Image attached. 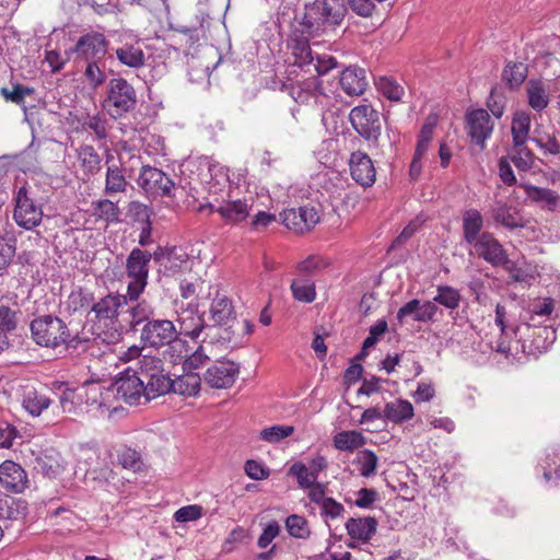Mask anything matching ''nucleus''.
<instances>
[{"mask_svg": "<svg viewBox=\"0 0 560 560\" xmlns=\"http://www.w3.org/2000/svg\"><path fill=\"white\" fill-rule=\"evenodd\" d=\"M128 301V292L126 294L110 292L92 304L91 312L94 314L96 329H106L103 331L104 341L112 343L120 339L121 320Z\"/></svg>", "mask_w": 560, "mask_h": 560, "instance_id": "f257e3e1", "label": "nucleus"}, {"mask_svg": "<svg viewBox=\"0 0 560 560\" xmlns=\"http://www.w3.org/2000/svg\"><path fill=\"white\" fill-rule=\"evenodd\" d=\"M140 341L144 347L160 349L166 347L165 354L173 363L182 362L185 341L179 337L175 324L170 319L154 318L141 328Z\"/></svg>", "mask_w": 560, "mask_h": 560, "instance_id": "f03ea898", "label": "nucleus"}, {"mask_svg": "<svg viewBox=\"0 0 560 560\" xmlns=\"http://www.w3.org/2000/svg\"><path fill=\"white\" fill-rule=\"evenodd\" d=\"M30 328L34 342L45 348H68L75 338L68 325L61 318L52 315L34 318Z\"/></svg>", "mask_w": 560, "mask_h": 560, "instance_id": "7ed1b4c3", "label": "nucleus"}, {"mask_svg": "<svg viewBox=\"0 0 560 560\" xmlns=\"http://www.w3.org/2000/svg\"><path fill=\"white\" fill-rule=\"evenodd\" d=\"M346 12L345 0H323L320 4L307 8L302 25L310 36H319L327 27L339 25Z\"/></svg>", "mask_w": 560, "mask_h": 560, "instance_id": "20e7f679", "label": "nucleus"}, {"mask_svg": "<svg viewBox=\"0 0 560 560\" xmlns=\"http://www.w3.org/2000/svg\"><path fill=\"white\" fill-rule=\"evenodd\" d=\"M151 259V253L139 247L132 248L127 256L126 275L129 279L127 284L129 301H138L148 285Z\"/></svg>", "mask_w": 560, "mask_h": 560, "instance_id": "39448f33", "label": "nucleus"}, {"mask_svg": "<svg viewBox=\"0 0 560 560\" xmlns=\"http://www.w3.org/2000/svg\"><path fill=\"white\" fill-rule=\"evenodd\" d=\"M253 205L252 197L238 199L232 194V197L208 200L199 207V211L208 209L210 213H218L225 223L237 224L248 217Z\"/></svg>", "mask_w": 560, "mask_h": 560, "instance_id": "423d86ee", "label": "nucleus"}, {"mask_svg": "<svg viewBox=\"0 0 560 560\" xmlns=\"http://www.w3.org/2000/svg\"><path fill=\"white\" fill-rule=\"evenodd\" d=\"M137 103L133 86L122 78H115L108 82L104 108L116 118L135 108Z\"/></svg>", "mask_w": 560, "mask_h": 560, "instance_id": "0eeeda50", "label": "nucleus"}, {"mask_svg": "<svg viewBox=\"0 0 560 560\" xmlns=\"http://www.w3.org/2000/svg\"><path fill=\"white\" fill-rule=\"evenodd\" d=\"M13 200V219L19 226L25 230H32L40 224L44 215L43 208L35 202L31 187L27 184L18 188L14 192Z\"/></svg>", "mask_w": 560, "mask_h": 560, "instance_id": "6e6552de", "label": "nucleus"}, {"mask_svg": "<svg viewBox=\"0 0 560 560\" xmlns=\"http://www.w3.org/2000/svg\"><path fill=\"white\" fill-rule=\"evenodd\" d=\"M137 183L152 198L171 197L175 189V183L162 170L150 165L141 167Z\"/></svg>", "mask_w": 560, "mask_h": 560, "instance_id": "1a4fd4ad", "label": "nucleus"}, {"mask_svg": "<svg viewBox=\"0 0 560 560\" xmlns=\"http://www.w3.org/2000/svg\"><path fill=\"white\" fill-rule=\"evenodd\" d=\"M354 130L368 141L376 142L381 136L380 114L371 105H360L351 109L349 115Z\"/></svg>", "mask_w": 560, "mask_h": 560, "instance_id": "9d476101", "label": "nucleus"}, {"mask_svg": "<svg viewBox=\"0 0 560 560\" xmlns=\"http://www.w3.org/2000/svg\"><path fill=\"white\" fill-rule=\"evenodd\" d=\"M117 396L129 405H140L145 401V388L143 380L129 366L115 381Z\"/></svg>", "mask_w": 560, "mask_h": 560, "instance_id": "9b49d317", "label": "nucleus"}, {"mask_svg": "<svg viewBox=\"0 0 560 560\" xmlns=\"http://www.w3.org/2000/svg\"><path fill=\"white\" fill-rule=\"evenodd\" d=\"M283 224L294 231L303 234L312 230L319 221V214L315 207L302 206L283 210L281 213Z\"/></svg>", "mask_w": 560, "mask_h": 560, "instance_id": "f8f14e48", "label": "nucleus"}, {"mask_svg": "<svg viewBox=\"0 0 560 560\" xmlns=\"http://www.w3.org/2000/svg\"><path fill=\"white\" fill-rule=\"evenodd\" d=\"M0 486L11 493H23L30 486L26 470L13 460L0 464Z\"/></svg>", "mask_w": 560, "mask_h": 560, "instance_id": "ddd939ff", "label": "nucleus"}, {"mask_svg": "<svg viewBox=\"0 0 560 560\" xmlns=\"http://www.w3.org/2000/svg\"><path fill=\"white\" fill-rule=\"evenodd\" d=\"M107 50L105 35L94 31L80 36L74 46V52L84 60H104Z\"/></svg>", "mask_w": 560, "mask_h": 560, "instance_id": "4468645a", "label": "nucleus"}, {"mask_svg": "<svg viewBox=\"0 0 560 560\" xmlns=\"http://www.w3.org/2000/svg\"><path fill=\"white\" fill-rule=\"evenodd\" d=\"M98 392L100 386L95 383H85L77 389L65 387L59 396L60 408L63 412L72 413L84 401V397L86 404L90 399L92 404H97Z\"/></svg>", "mask_w": 560, "mask_h": 560, "instance_id": "2eb2a0df", "label": "nucleus"}, {"mask_svg": "<svg viewBox=\"0 0 560 560\" xmlns=\"http://www.w3.org/2000/svg\"><path fill=\"white\" fill-rule=\"evenodd\" d=\"M478 257L493 267L505 265L509 259L505 249L489 232H483L479 240L471 244Z\"/></svg>", "mask_w": 560, "mask_h": 560, "instance_id": "dca6fc26", "label": "nucleus"}, {"mask_svg": "<svg viewBox=\"0 0 560 560\" xmlns=\"http://www.w3.org/2000/svg\"><path fill=\"white\" fill-rule=\"evenodd\" d=\"M240 373L238 365L230 360L214 362L205 373V382L213 388L231 387Z\"/></svg>", "mask_w": 560, "mask_h": 560, "instance_id": "f3484780", "label": "nucleus"}, {"mask_svg": "<svg viewBox=\"0 0 560 560\" xmlns=\"http://www.w3.org/2000/svg\"><path fill=\"white\" fill-rule=\"evenodd\" d=\"M350 174L353 180L362 187H371L376 179V170L368 153L354 151L349 160Z\"/></svg>", "mask_w": 560, "mask_h": 560, "instance_id": "a211bd4d", "label": "nucleus"}, {"mask_svg": "<svg viewBox=\"0 0 560 560\" xmlns=\"http://www.w3.org/2000/svg\"><path fill=\"white\" fill-rule=\"evenodd\" d=\"M209 179H205L209 200L232 197V189L228 170L219 164H209Z\"/></svg>", "mask_w": 560, "mask_h": 560, "instance_id": "6ab92c4d", "label": "nucleus"}, {"mask_svg": "<svg viewBox=\"0 0 560 560\" xmlns=\"http://www.w3.org/2000/svg\"><path fill=\"white\" fill-rule=\"evenodd\" d=\"M438 311L439 307L434 302L412 299L398 310L396 318L399 324H402L407 317L415 322L431 323L434 322Z\"/></svg>", "mask_w": 560, "mask_h": 560, "instance_id": "aec40b11", "label": "nucleus"}, {"mask_svg": "<svg viewBox=\"0 0 560 560\" xmlns=\"http://www.w3.org/2000/svg\"><path fill=\"white\" fill-rule=\"evenodd\" d=\"M135 303L125 307L124 317L121 320L122 334L127 330H133L136 327L143 323V325L151 319H154L155 310L152 304L147 300L130 301Z\"/></svg>", "mask_w": 560, "mask_h": 560, "instance_id": "412c9836", "label": "nucleus"}, {"mask_svg": "<svg viewBox=\"0 0 560 560\" xmlns=\"http://www.w3.org/2000/svg\"><path fill=\"white\" fill-rule=\"evenodd\" d=\"M468 135L471 140L482 149L485 141L490 137L493 125L486 109H475L467 114Z\"/></svg>", "mask_w": 560, "mask_h": 560, "instance_id": "4be33fe9", "label": "nucleus"}, {"mask_svg": "<svg viewBox=\"0 0 560 560\" xmlns=\"http://www.w3.org/2000/svg\"><path fill=\"white\" fill-rule=\"evenodd\" d=\"M176 313L179 336H188L191 339L198 338L206 325L203 316L198 312L197 307L189 304L187 307L177 310Z\"/></svg>", "mask_w": 560, "mask_h": 560, "instance_id": "5701e85b", "label": "nucleus"}, {"mask_svg": "<svg viewBox=\"0 0 560 560\" xmlns=\"http://www.w3.org/2000/svg\"><path fill=\"white\" fill-rule=\"evenodd\" d=\"M339 84L349 96L363 94L368 86L365 70L355 66L346 68L340 74Z\"/></svg>", "mask_w": 560, "mask_h": 560, "instance_id": "b1692460", "label": "nucleus"}, {"mask_svg": "<svg viewBox=\"0 0 560 560\" xmlns=\"http://www.w3.org/2000/svg\"><path fill=\"white\" fill-rule=\"evenodd\" d=\"M110 156L106 158V173L104 194L114 197L118 194H124L129 187V182L125 175V170L117 163H109Z\"/></svg>", "mask_w": 560, "mask_h": 560, "instance_id": "393cba45", "label": "nucleus"}, {"mask_svg": "<svg viewBox=\"0 0 560 560\" xmlns=\"http://www.w3.org/2000/svg\"><path fill=\"white\" fill-rule=\"evenodd\" d=\"M489 214L497 224L510 230L522 228L524 225L518 211L502 201H495L490 207Z\"/></svg>", "mask_w": 560, "mask_h": 560, "instance_id": "a878e982", "label": "nucleus"}, {"mask_svg": "<svg viewBox=\"0 0 560 560\" xmlns=\"http://www.w3.org/2000/svg\"><path fill=\"white\" fill-rule=\"evenodd\" d=\"M50 398L34 386L30 384L23 386L22 406L31 416H40L42 412L50 406Z\"/></svg>", "mask_w": 560, "mask_h": 560, "instance_id": "bb28decb", "label": "nucleus"}, {"mask_svg": "<svg viewBox=\"0 0 560 560\" xmlns=\"http://www.w3.org/2000/svg\"><path fill=\"white\" fill-rule=\"evenodd\" d=\"M527 103L537 113L542 112L550 102L549 90L539 79H530L526 83Z\"/></svg>", "mask_w": 560, "mask_h": 560, "instance_id": "cd10ccee", "label": "nucleus"}, {"mask_svg": "<svg viewBox=\"0 0 560 560\" xmlns=\"http://www.w3.org/2000/svg\"><path fill=\"white\" fill-rule=\"evenodd\" d=\"M377 521L374 517H351L346 523V529L348 535L363 542L369 541L372 536L376 533Z\"/></svg>", "mask_w": 560, "mask_h": 560, "instance_id": "c85d7f7f", "label": "nucleus"}, {"mask_svg": "<svg viewBox=\"0 0 560 560\" xmlns=\"http://www.w3.org/2000/svg\"><path fill=\"white\" fill-rule=\"evenodd\" d=\"M75 155L80 168L85 175L93 176L101 171L102 158L92 145L81 144L75 149Z\"/></svg>", "mask_w": 560, "mask_h": 560, "instance_id": "c756f323", "label": "nucleus"}, {"mask_svg": "<svg viewBox=\"0 0 560 560\" xmlns=\"http://www.w3.org/2000/svg\"><path fill=\"white\" fill-rule=\"evenodd\" d=\"M118 61L129 68L139 69L144 66L145 55L140 43H126L115 50Z\"/></svg>", "mask_w": 560, "mask_h": 560, "instance_id": "7c9ffc66", "label": "nucleus"}, {"mask_svg": "<svg viewBox=\"0 0 560 560\" xmlns=\"http://www.w3.org/2000/svg\"><path fill=\"white\" fill-rule=\"evenodd\" d=\"M413 406L409 400L395 399L384 407V419L393 423H402L413 417Z\"/></svg>", "mask_w": 560, "mask_h": 560, "instance_id": "2f4dec72", "label": "nucleus"}, {"mask_svg": "<svg viewBox=\"0 0 560 560\" xmlns=\"http://www.w3.org/2000/svg\"><path fill=\"white\" fill-rule=\"evenodd\" d=\"M27 514V503L22 499L0 495V518L20 521Z\"/></svg>", "mask_w": 560, "mask_h": 560, "instance_id": "473e14b6", "label": "nucleus"}, {"mask_svg": "<svg viewBox=\"0 0 560 560\" xmlns=\"http://www.w3.org/2000/svg\"><path fill=\"white\" fill-rule=\"evenodd\" d=\"M210 314L214 323L228 324L235 316L232 301L225 294L217 292L210 306Z\"/></svg>", "mask_w": 560, "mask_h": 560, "instance_id": "72a5a7b5", "label": "nucleus"}, {"mask_svg": "<svg viewBox=\"0 0 560 560\" xmlns=\"http://www.w3.org/2000/svg\"><path fill=\"white\" fill-rule=\"evenodd\" d=\"M201 377L194 372H187L177 376L172 383V393L186 397H194L199 394Z\"/></svg>", "mask_w": 560, "mask_h": 560, "instance_id": "f704fd0d", "label": "nucleus"}, {"mask_svg": "<svg viewBox=\"0 0 560 560\" xmlns=\"http://www.w3.org/2000/svg\"><path fill=\"white\" fill-rule=\"evenodd\" d=\"M483 226L481 213L476 209L467 210L463 215V233L468 244H472L479 240L480 232Z\"/></svg>", "mask_w": 560, "mask_h": 560, "instance_id": "c9c22d12", "label": "nucleus"}, {"mask_svg": "<svg viewBox=\"0 0 560 560\" xmlns=\"http://www.w3.org/2000/svg\"><path fill=\"white\" fill-rule=\"evenodd\" d=\"M530 124L532 119L529 113L521 110L514 114L511 126L513 144L523 145L527 142L529 138Z\"/></svg>", "mask_w": 560, "mask_h": 560, "instance_id": "e433bc0d", "label": "nucleus"}, {"mask_svg": "<svg viewBox=\"0 0 560 560\" xmlns=\"http://www.w3.org/2000/svg\"><path fill=\"white\" fill-rule=\"evenodd\" d=\"M334 446L338 451L352 452L366 444V438L357 430L341 431L334 439Z\"/></svg>", "mask_w": 560, "mask_h": 560, "instance_id": "4c0bfd02", "label": "nucleus"}, {"mask_svg": "<svg viewBox=\"0 0 560 560\" xmlns=\"http://www.w3.org/2000/svg\"><path fill=\"white\" fill-rule=\"evenodd\" d=\"M132 368L141 376L143 384L164 370L162 360L155 355H142Z\"/></svg>", "mask_w": 560, "mask_h": 560, "instance_id": "58836bf2", "label": "nucleus"}, {"mask_svg": "<svg viewBox=\"0 0 560 560\" xmlns=\"http://www.w3.org/2000/svg\"><path fill=\"white\" fill-rule=\"evenodd\" d=\"M172 383L170 375L165 370L152 377L144 384L145 388V401H150L159 396L165 395L172 392Z\"/></svg>", "mask_w": 560, "mask_h": 560, "instance_id": "ea45409f", "label": "nucleus"}, {"mask_svg": "<svg viewBox=\"0 0 560 560\" xmlns=\"http://www.w3.org/2000/svg\"><path fill=\"white\" fill-rule=\"evenodd\" d=\"M294 300L302 303H312L316 299L315 283L310 277L294 279L290 285Z\"/></svg>", "mask_w": 560, "mask_h": 560, "instance_id": "a19ab883", "label": "nucleus"}, {"mask_svg": "<svg viewBox=\"0 0 560 560\" xmlns=\"http://www.w3.org/2000/svg\"><path fill=\"white\" fill-rule=\"evenodd\" d=\"M93 215L97 220L107 223H116L119 221L120 210L116 202L110 199H98L92 202Z\"/></svg>", "mask_w": 560, "mask_h": 560, "instance_id": "79ce46f5", "label": "nucleus"}, {"mask_svg": "<svg viewBox=\"0 0 560 560\" xmlns=\"http://www.w3.org/2000/svg\"><path fill=\"white\" fill-rule=\"evenodd\" d=\"M528 74L527 65L510 61L502 72V80L511 90L520 88Z\"/></svg>", "mask_w": 560, "mask_h": 560, "instance_id": "37998d69", "label": "nucleus"}, {"mask_svg": "<svg viewBox=\"0 0 560 560\" xmlns=\"http://www.w3.org/2000/svg\"><path fill=\"white\" fill-rule=\"evenodd\" d=\"M377 463V455L368 448L359 451L354 459V465L358 467L360 475L365 478L375 475Z\"/></svg>", "mask_w": 560, "mask_h": 560, "instance_id": "c03bdc74", "label": "nucleus"}, {"mask_svg": "<svg viewBox=\"0 0 560 560\" xmlns=\"http://www.w3.org/2000/svg\"><path fill=\"white\" fill-rule=\"evenodd\" d=\"M462 295L459 291L451 285H438L436 294L431 302L441 304L446 308L455 310L459 306Z\"/></svg>", "mask_w": 560, "mask_h": 560, "instance_id": "a18cd8bd", "label": "nucleus"}, {"mask_svg": "<svg viewBox=\"0 0 560 560\" xmlns=\"http://www.w3.org/2000/svg\"><path fill=\"white\" fill-rule=\"evenodd\" d=\"M0 94L7 102L24 106L25 97L33 95L34 89L20 83H12L10 88H1Z\"/></svg>", "mask_w": 560, "mask_h": 560, "instance_id": "49530a36", "label": "nucleus"}, {"mask_svg": "<svg viewBox=\"0 0 560 560\" xmlns=\"http://www.w3.org/2000/svg\"><path fill=\"white\" fill-rule=\"evenodd\" d=\"M509 159L520 171H529L535 162L534 153L525 144H513Z\"/></svg>", "mask_w": 560, "mask_h": 560, "instance_id": "de8ad7c7", "label": "nucleus"}, {"mask_svg": "<svg viewBox=\"0 0 560 560\" xmlns=\"http://www.w3.org/2000/svg\"><path fill=\"white\" fill-rule=\"evenodd\" d=\"M285 528L290 536L299 539H307L311 536L308 522L304 516L291 514L285 520Z\"/></svg>", "mask_w": 560, "mask_h": 560, "instance_id": "09e8293b", "label": "nucleus"}, {"mask_svg": "<svg viewBox=\"0 0 560 560\" xmlns=\"http://www.w3.org/2000/svg\"><path fill=\"white\" fill-rule=\"evenodd\" d=\"M527 197L536 202H545L550 208H555L558 205L559 196L547 188H540L533 185H522Z\"/></svg>", "mask_w": 560, "mask_h": 560, "instance_id": "8fccbe9b", "label": "nucleus"}, {"mask_svg": "<svg viewBox=\"0 0 560 560\" xmlns=\"http://www.w3.org/2000/svg\"><path fill=\"white\" fill-rule=\"evenodd\" d=\"M117 459L124 468L133 471L141 470L143 465L141 454L129 446H121L117 451Z\"/></svg>", "mask_w": 560, "mask_h": 560, "instance_id": "3c124183", "label": "nucleus"}, {"mask_svg": "<svg viewBox=\"0 0 560 560\" xmlns=\"http://www.w3.org/2000/svg\"><path fill=\"white\" fill-rule=\"evenodd\" d=\"M289 474L294 476L298 480L299 487L302 489H307L317 482V476L305 464L301 462L294 463L290 469Z\"/></svg>", "mask_w": 560, "mask_h": 560, "instance_id": "603ef678", "label": "nucleus"}, {"mask_svg": "<svg viewBox=\"0 0 560 560\" xmlns=\"http://www.w3.org/2000/svg\"><path fill=\"white\" fill-rule=\"evenodd\" d=\"M86 68L84 71V78L86 82L93 86L97 88L105 82L106 74L104 72V60H85Z\"/></svg>", "mask_w": 560, "mask_h": 560, "instance_id": "864d4df0", "label": "nucleus"}, {"mask_svg": "<svg viewBox=\"0 0 560 560\" xmlns=\"http://www.w3.org/2000/svg\"><path fill=\"white\" fill-rule=\"evenodd\" d=\"M294 432V427L292 425H271L265 428L260 431L259 438L260 440L268 443H279L283 439L290 436Z\"/></svg>", "mask_w": 560, "mask_h": 560, "instance_id": "5fc2aeb1", "label": "nucleus"}, {"mask_svg": "<svg viewBox=\"0 0 560 560\" xmlns=\"http://www.w3.org/2000/svg\"><path fill=\"white\" fill-rule=\"evenodd\" d=\"M292 54L294 62L299 67L310 66L313 63L314 58L307 39H295L292 45Z\"/></svg>", "mask_w": 560, "mask_h": 560, "instance_id": "6e6d98bb", "label": "nucleus"}, {"mask_svg": "<svg viewBox=\"0 0 560 560\" xmlns=\"http://www.w3.org/2000/svg\"><path fill=\"white\" fill-rule=\"evenodd\" d=\"M183 354H185L182 359V361L184 360L183 368L187 371L199 369L209 361V357L206 353V347L203 345H200L190 355H188V350L185 345Z\"/></svg>", "mask_w": 560, "mask_h": 560, "instance_id": "4d7b16f0", "label": "nucleus"}, {"mask_svg": "<svg viewBox=\"0 0 560 560\" xmlns=\"http://www.w3.org/2000/svg\"><path fill=\"white\" fill-rule=\"evenodd\" d=\"M277 129H278V133L282 138H285V139H295L304 130L293 112L291 113V115L289 117L283 118L278 124Z\"/></svg>", "mask_w": 560, "mask_h": 560, "instance_id": "13d9d810", "label": "nucleus"}, {"mask_svg": "<svg viewBox=\"0 0 560 560\" xmlns=\"http://www.w3.org/2000/svg\"><path fill=\"white\" fill-rule=\"evenodd\" d=\"M153 214L152 208L140 201L133 200L128 203L127 215L133 221L142 224L151 222Z\"/></svg>", "mask_w": 560, "mask_h": 560, "instance_id": "bf43d9fd", "label": "nucleus"}, {"mask_svg": "<svg viewBox=\"0 0 560 560\" xmlns=\"http://www.w3.org/2000/svg\"><path fill=\"white\" fill-rule=\"evenodd\" d=\"M388 328L386 319L382 318L378 319L374 325L370 327L369 336L364 339L362 345V351L360 353V357H364L366 353L365 351L370 348H373L377 341L380 340V337L383 336Z\"/></svg>", "mask_w": 560, "mask_h": 560, "instance_id": "052dcab7", "label": "nucleus"}, {"mask_svg": "<svg viewBox=\"0 0 560 560\" xmlns=\"http://www.w3.org/2000/svg\"><path fill=\"white\" fill-rule=\"evenodd\" d=\"M535 334L532 347L533 350L538 352L546 351L556 340V331L548 326L538 328Z\"/></svg>", "mask_w": 560, "mask_h": 560, "instance_id": "680f3d73", "label": "nucleus"}, {"mask_svg": "<svg viewBox=\"0 0 560 560\" xmlns=\"http://www.w3.org/2000/svg\"><path fill=\"white\" fill-rule=\"evenodd\" d=\"M377 88L381 93L390 101H399L404 94V88L392 78H380Z\"/></svg>", "mask_w": 560, "mask_h": 560, "instance_id": "e2e57ef3", "label": "nucleus"}, {"mask_svg": "<svg viewBox=\"0 0 560 560\" xmlns=\"http://www.w3.org/2000/svg\"><path fill=\"white\" fill-rule=\"evenodd\" d=\"M320 88V83L316 79H312L304 83V85L296 84L292 86L291 94L296 102L305 103L314 93Z\"/></svg>", "mask_w": 560, "mask_h": 560, "instance_id": "0e129e2a", "label": "nucleus"}, {"mask_svg": "<svg viewBox=\"0 0 560 560\" xmlns=\"http://www.w3.org/2000/svg\"><path fill=\"white\" fill-rule=\"evenodd\" d=\"M82 128L93 131L97 140H103L107 137L106 120L98 115H88L82 120Z\"/></svg>", "mask_w": 560, "mask_h": 560, "instance_id": "69168bd1", "label": "nucleus"}, {"mask_svg": "<svg viewBox=\"0 0 560 560\" xmlns=\"http://www.w3.org/2000/svg\"><path fill=\"white\" fill-rule=\"evenodd\" d=\"M16 241L13 237H0V271L11 264L16 252Z\"/></svg>", "mask_w": 560, "mask_h": 560, "instance_id": "338daca9", "label": "nucleus"}, {"mask_svg": "<svg viewBox=\"0 0 560 560\" xmlns=\"http://www.w3.org/2000/svg\"><path fill=\"white\" fill-rule=\"evenodd\" d=\"M506 100L505 96L499 92L497 89H492L491 93L487 101V106L492 113V115L497 118H501L504 108H505Z\"/></svg>", "mask_w": 560, "mask_h": 560, "instance_id": "774afa93", "label": "nucleus"}]
</instances>
